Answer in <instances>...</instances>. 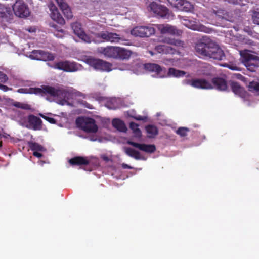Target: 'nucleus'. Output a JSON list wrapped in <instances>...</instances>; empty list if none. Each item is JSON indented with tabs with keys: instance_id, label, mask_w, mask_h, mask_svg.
I'll return each mask as SVG.
<instances>
[{
	"instance_id": "nucleus-7",
	"label": "nucleus",
	"mask_w": 259,
	"mask_h": 259,
	"mask_svg": "<svg viewBox=\"0 0 259 259\" xmlns=\"http://www.w3.org/2000/svg\"><path fill=\"white\" fill-rule=\"evenodd\" d=\"M155 30L152 25H141L134 27L131 31L132 35L140 37H148L155 33Z\"/></svg>"
},
{
	"instance_id": "nucleus-52",
	"label": "nucleus",
	"mask_w": 259,
	"mask_h": 259,
	"mask_svg": "<svg viewBox=\"0 0 259 259\" xmlns=\"http://www.w3.org/2000/svg\"><path fill=\"white\" fill-rule=\"evenodd\" d=\"M90 140L92 141H95L97 140V138L95 137L94 136H92L90 137Z\"/></svg>"
},
{
	"instance_id": "nucleus-37",
	"label": "nucleus",
	"mask_w": 259,
	"mask_h": 259,
	"mask_svg": "<svg viewBox=\"0 0 259 259\" xmlns=\"http://www.w3.org/2000/svg\"><path fill=\"white\" fill-rule=\"evenodd\" d=\"M183 21H184V22H183L184 25H185L188 28H190L193 30H197L198 29L197 26L196 25L192 24V21L186 19H184Z\"/></svg>"
},
{
	"instance_id": "nucleus-50",
	"label": "nucleus",
	"mask_w": 259,
	"mask_h": 259,
	"mask_svg": "<svg viewBox=\"0 0 259 259\" xmlns=\"http://www.w3.org/2000/svg\"><path fill=\"white\" fill-rule=\"evenodd\" d=\"M122 167L124 169H131L132 168V167L131 166H130V165L126 164H125V163H123L122 164Z\"/></svg>"
},
{
	"instance_id": "nucleus-15",
	"label": "nucleus",
	"mask_w": 259,
	"mask_h": 259,
	"mask_svg": "<svg viewBox=\"0 0 259 259\" xmlns=\"http://www.w3.org/2000/svg\"><path fill=\"white\" fill-rule=\"evenodd\" d=\"M145 69L151 72H155L157 77L162 78L165 76L166 70L160 66L155 63H147L144 65Z\"/></svg>"
},
{
	"instance_id": "nucleus-25",
	"label": "nucleus",
	"mask_w": 259,
	"mask_h": 259,
	"mask_svg": "<svg viewBox=\"0 0 259 259\" xmlns=\"http://www.w3.org/2000/svg\"><path fill=\"white\" fill-rule=\"evenodd\" d=\"M160 42L173 45L177 47H184L185 45L184 41L170 37H165L162 38L160 40Z\"/></svg>"
},
{
	"instance_id": "nucleus-40",
	"label": "nucleus",
	"mask_w": 259,
	"mask_h": 259,
	"mask_svg": "<svg viewBox=\"0 0 259 259\" xmlns=\"http://www.w3.org/2000/svg\"><path fill=\"white\" fill-rule=\"evenodd\" d=\"M14 105L16 107L20 108L23 109L27 110V109H30V106L29 105L26 104H23L20 102H16L14 104Z\"/></svg>"
},
{
	"instance_id": "nucleus-23",
	"label": "nucleus",
	"mask_w": 259,
	"mask_h": 259,
	"mask_svg": "<svg viewBox=\"0 0 259 259\" xmlns=\"http://www.w3.org/2000/svg\"><path fill=\"white\" fill-rule=\"evenodd\" d=\"M56 2L65 16L68 19L71 18L72 17V12L67 4L64 0H56Z\"/></svg>"
},
{
	"instance_id": "nucleus-36",
	"label": "nucleus",
	"mask_w": 259,
	"mask_h": 259,
	"mask_svg": "<svg viewBox=\"0 0 259 259\" xmlns=\"http://www.w3.org/2000/svg\"><path fill=\"white\" fill-rule=\"evenodd\" d=\"M223 66L233 71H241V68L234 63H225Z\"/></svg>"
},
{
	"instance_id": "nucleus-6",
	"label": "nucleus",
	"mask_w": 259,
	"mask_h": 259,
	"mask_svg": "<svg viewBox=\"0 0 259 259\" xmlns=\"http://www.w3.org/2000/svg\"><path fill=\"white\" fill-rule=\"evenodd\" d=\"M77 125L87 133H96L98 126L94 119L90 118L79 117L76 119Z\"/></svg>"
},
{
	"instance_id": "nucleus-54",
	"label": "nucleus",
	"mask_w": 259,
	"mask_h": 259,
	"mask_svg": "<svg viewBox=\"0 0 259 259\" xmlns=\"http://www.w3.org/2000/svg\"><path fill=\"white\" fill-rule=\"evenodd\" d=\"M203 67H206V65H204V66H203Z\"/></svg>"
},
{
	"instance_id": "nucleus-53",
	"label": "nucleus",
	"mask_w": 259,
	"mask_h": 259,
	"mask_svg": "<svg viewBox=\"0 0 259 259\" xmlns=\"http://www.w3.org/2000/svg\"><path fill=\"white\" fill-rule=\"evenodd\" d=\"M160 116V113H157V116Z\"/></svg>"
},
{
	"instance_id": "nucleus-44",
	"label": "nucleus",
	"mask_w": 259,
	"mask_h": 259,
	"mask_svg": "<svg viewBox=\"0 0 259 259\" xmlns=\"http://www.w3.org/2000/svg\"><path fill=\"white\" fill-rule=\"evenodd\" d=\"M224 1L235 5H240L242 3V0H224Z\"/></svg>"
},
{
	"instance_id": "nucleus-22",
	"label": "nucleus",
	"mask_w": 259,
	"mask_h": 259,
	"mask_svg": "<svg viewBox=\"0 0 259 259\" xmlns=\"http://www.w3.org/2000/svg\"><path fill=\"white\" fill-rule=\"evenodd\" d=\"M50 10L51 11V16L52 18L60 24L65 23L64 19L58 12V10L54 4L50 5Z\"/></svg>"
},
{
	"instance_id": "nucleus-11",
	"label": "nucleus",
	"mask_w": 259,
	"mask_h": 259,
	"mask_svg": "<svg viewBox=\"0 0 259 259\" xmlns=\"http://www.w3.org/2000/svg\"><path fill=\"white\" fill-rule=\"evenodd\" d=\"M71 28L74 34L82 41L85 43H91L92 41L93 38L84 32L80 23L77 22L73 23L71 24Z\"/></svg>"
},
{
	"instance_id": "nucleus-13",
	"label": "nucleus",
	"mask_w": 259,
	"mask_h": 259,
	"mask_svg": "<svg viewBox=\"0 0 259 259\" xmlns=\"http://www.w3.org/2000/svg\"><path fill=\"white\" fill-rule=\"evenodd\" d=\"M169 5L178 10L190 12L193 9V6L186 0H167Z\"/></svg>"
},
{
	"instance_id": "nucleus-9",
	"label": "nucleus",
	"mask_w": 259,
	"mask_h": 259,
	"mask_svg": "<svg viewBox=\"0 0 259 259\" xmlns=\"http://www.w3.org/2000/svg\"><path fill=\"white\" fill-rule=\"evenodd\" d=\"M13 10L16 16L20 18H25L30 14L28 6L23 0H16L13 6Z\"/></svg>"
},
{
	"instance_id": "nucleus-3",
	"label": "nucleus",
	"mask_w": 259,
	"mask_h": 259,
	"mask_svg": "<svg viewBox=\"0 0 259 259\" xmlns=\"http://www.w3.org/2000/svg\"><path fill=\"white\" fill-rule=\"evenodd\" d=\"M183 84L190 85L194 88L201 89H216L218 90L224 91L228 89L226 81L221 77H215L211 81L204 79H185Z\"/></svg>"
},
{
	"instance_id": "nucleus-16",
	"label": "nucleus",
	"mask_w": 259,
	"mask_h": 259,
	"mask_svg": "<svg viewBox=\"0 0 259 259\" xmlns=\"http://www.w3.org/2000/svg\"><path fill=\"white\" fill-rule=\"evenodd\" d=\"M13 14L10 8L0 4V20L2 22L11 23L13 19Z\"/></svg>"
},
{
	"instance_id": "nucleus-21",
	"label": "nucleus",
	"mask_w": 259,
	"mask_h": 259,
	"mask_svg": "<svg viewBox=\"0 0 259 259\" xmlns=\"http://www.w3.org/2000/svg\"><path fill=\"white\" fill-rule=\"evenodd\" d=\"M155 50L159 53L164 54H175L178 51L176 49L165 45H159L155 47Z\"/></svg>"
},
{
	"instance_id": "nucleus-10",
	"label": "nucleus",
	"mask_w": 259,
	"mask_h": 259,
	"mask_svg": "<svg viewBox=\"0 0 259 259\" xmlns=\"http://www.w3.org/2000/svg\"><path fill=\"white\" fill-rule=\"evenodd\" d=\"M148 9L161 18H166L168 15L169 10L165 6L159 4L155 2H152L149 4Z\"/></svg>"
},
{
	"instance_id": "nucleus-29",
	"label": "nucleus",
	"mask_w": 259,
	"mask_h": 259,
	"mask_svg": "<svg viewBox=\"0 0 259 259\" xmlns=\"http://www.w3.org/2000/svg\"><path fill=\"white\" fill-rule=\"evenodd\" d=\"M124 151L128 156L133 157L136 160H140L142 159L140 152L130 147H124Z\"/></svg>"
},
{
	"instance_id": "nucleus-34",
	"label": "nucleus",
	"mask_w": 259,
	"mask_h": 259,
	"mask_svg": "<svg viewBox=\"0 0 259 259\" xmlns=\"http://www.w3.org/2000/svg\"><path fill=\"white\" fill-rule=\"evenodd\" d=\"M146 130L149 135V137H152L158 134V131L156 126L152 125H148L146 127Z\"/></svg>"
},
{
	"instance_id": "nucleus-19",
	"label": "nucleus",
	"mask_w": 259,
	"mask_h": 259,
	"mask_svg": "<svg viewBox=\"0 0 259 259\" xmlns=\"http://www.w3.org/2000/svg\"><path fill=\"white\" fill-rule=\"evenodd\" d=\"M28 127L34 130H39L41 128V120L37 116L30 115L28 116Z\"/></svg>"
},
{
	"instance_id": "nucleus-5",
	"label": "nucleus",
	"mask_w": 259,
	"mask_h": 259,
	"mask_svg": "<svg viewBox=\"0 0 259 259\" xmlns=\"http://www.w3.org/2000/svg\"><path fill=\"white\" fill-rule=\"evenodd\" d=\"M242 62L251 72H255L259 67V57L250 53L248 50L240 52Z\"/></svg>"
},
{
	"instance_id": "nucleus-48",
	"label": "nucleus",
	"mask_w": 259,
	"mask_h": 259,
	"mask_svg": "<svg viewBox=\"0 0 259 259\" xmlns=\"http://www.w3.org/2000/svg\"><path fill=\"white\" fill-rule=\"evenodd\" d=\"M33 155L35 157H37L38 158H40L42 156V154L38 152V151H34L33 152Z\"/></svg>"
},
{
	"instance_id": "nucleus-28",
	"label": "nucleus",
	"mask_w": 259,
	"mask_h": 259,
	"mask_svg": "<svg viewBox=\"0 0 259 259\" xmlns=\"http://www.w3.org/2000/svg\"><path fill=\"white\" fill-rule=\"evenodd\" d=\"M118 56L116 59H128L131 55V52L127 49L118 47Z\"/></svg>"
},
{
	"instance_id": "nucleus-42",
	"label": "nucleus",
	"mask_w": 259,
	"mask_h": 259,
	"mask_svg": "<svg viewBox=\"0 0 259 259\" xmlns=\"http://www.w3.org/2000/svg\"><path fill=\"white\" fill-rule=\"evenodd\" d=\"M40 115L42 118L46 120L51 123L55 124L56 122V120L52 117H48L43 114H40Z\"/></svg>"
},
{
	"instance_id": "nucleus-46",
	"label": "nucleus",
	"mask_w": 259,
	"mask_h": 259,
	"mask_svg": "<svg viewBox=\"0 0 259 259\" xmlns=\"http://www.w3.org/2000/svg\"><path fill=\"white\" fill-rule=\"evenodd\" d=\"M10 89L9 87H8L7 86L0 83V90L3 91L4 92H6Z\"/></svg>"
},
{
	"instance_id": "nucleus-31",
	"label": "nucleus",
	"mask_w": 259,
	"mask_h": 259,
	"mask_svg": "<svg viewBox=\"0 0 259 259\" xmlns=\"http://www.w3.org/2000/svg\"><path fill=\"white\" fill-rule=\"evenodd\" d=\"M185 74L186 72L185 71L177 70L174 68H170L168 72V76L176 77H183Z\"/></svg>"
},
{
	"instance_id": "nucleus-43",
	"label": "nucleus",
	"mask_w": 259,
	"mask_h": 259,
	"mask_svg": "<svg viewBox=\"0 0 259 259\" xmlns=\"http://www.w3.org/2000/svg\"><path fill=\"white\" fill-rule=\"evenodd\" d=\"M8 79L7 75L0 71V82L5 83Z\"/></svg>"
},
{
	"instance_id": "nucleus-30",
	"label": "nucleus",
	"mask_w": 259,
	"mask_h": 259,
	"mask_svg": "<svg viewBox=\"0 0 259 259\" xmlns=\"http://www.w3.org/2000/svg\"><path fill=\"white\" fill-rule=\"evenodd\" d=\"M112 125L120 132H126L127 130L124 123L119 119H114L112 121Z\"/></svg>"
},
{
	"instance_id": "nucleus-39",
	"label": "nucleus",
	"mask_w": 259,
	"mask_h": 259,
	"mask_svg": "<svg viewBox=\"0 0 259 259\" xmlns=\"http://www.w3.org/2000/svg\"><path fill=\"white\" fill-rule=\"evenodd\" d=\"M77 102L79 104H80L81 105H82V106H83L84 107H86L89 109H93L94 108L93 106L91 104L88 103L87 102H86L85 101H84L82 99H78Z\"/></svg>"
},
{
	"instance_id": "nucleus-32",
	"label": "nucleus",
	"mask_w": 259,
	"mask_h": 259,
	"mask_svg": "<svg viewBox=\"0 0 259 259\" xmlns=\"http://www.w3.org/2000/svg\"><path fill=\"white\" fill-rule=\"evenodd\" d=\"M130 127L132 130L134 136L137 138L141 137V132L139 128V125L135 122H131L130 124Z\"/></svg>"
},
{
	"instance_id": "nucleus-49",
	"label": "nucleus",
	"mask_w": 259,
	"mask_h": 259,
	"mask_svg": "<svg viewBox=\"0 0 259 259\" xmlns=\"http://www.w3.org/2000/svg\"><path fill=\"white\" fill-rule=\"evenodd\" d=\"M223 13L224 12L222 11H221V10H219V11H218L217 12H216V15L219 17L220 18H224V16H222L221 15V14H223Z\"/></svg>"
},
{
	"instance_id": "nucleus-26",
	"label": "nucleus",
	"mask_w": 259,
	"mask_h": 259,
	"mask_svg": "<svg viewBox=\"0 0 259 259\" xmlns=\"http://www.w3.org/2000/svg\"><path fill=\"white\" fill-rule=\"evenodd\" d=\"M121 104V100L119 98H111L107 101L105 105L109 109L115 110L119 108Z\"/></svg>"
},
{
	"instance_id": "nucleus-38",
	"label": "nucleus",
	"mask_w": 259,
	"mask_h": 259,
	"mask_svg": "<svg viewBox=\"0 0 259 259\" xmlns=\"http://www.w3.org/2000/svg\"><path fill=\"white\" fill-rule=\"evenodd\" d=\"M189 131V130L187 127H179L176 133L182 137H184L187 135V133Z\"/></svg>"
},
{
	"instance_id": "nucleus-4",
	"label": "nucleus",
	"mask_w": 259,
	"mask_h": 259,
	"mask_svg": "<svg viewBox=\"0 0 259 259\" xmlns=\"http://www.w3.org/2000/svg\"><path fill=\"white\" fill-rule=\"evenodd\" d=\"M95 38L92 39V41L96 44H100L103 42L120 43L126 40L123 35L108 31L95 33Z\"/></svg>"
},
{
	"instance_id": "nucleus-51",
	"label": "nucleus",
	"mask_w": 259,
	"mask_h": 259,
	"mask_svg": "<svg viewBox=\"0 0 259 259\" xmlns=\"http://www.w3.org/2000/svg\"><path fill=\"white\" fill-rule=\"evenodd\" d=\"M27 30L31 33L35 32L36 31V28L35 27H30L27 29Z\"/></svg>"
},
{
	"instance_id": "nucleus-45",
	"label": "nucleus",
	"mask_w": 259,
	"mask_h": 259,
	"mask_svg": "<svg viewBox=\"0 0 259 259\" xmlns=\"http://www.w3.org/2000/svg\"><path fill=\"white\" fill-rule=\"evenodd\" d=\"M233 76L234 78L238 79L240 80L243 81L245 79L243 76H242L241 74L239 73H235L233 74Z\"/></svg>"
},
{
	"instance_id": "nucleus-8",
	"label": "nucleus",
	"mask_w": 259,
	"mask_h": 259,
	"mask_svg": "<svg viewBox=\"0 0 259 259\" xmlns=\"http://www.w3.org/2000/svg\"><path fill=\"white\" fill-rule=\"evenodd\" d=\"M81 67L79 64L69 61H59L55 63L53 66L55 69L65 72H75L80 70Z\"/></svg>"
},
{
	"instance_id": "nucleus-24",
	"label": "nucleus",
	"mask_w": 259,
	"mask_h": 259,
	"mask_svg": "<svg viewBox=\"0 0 259 259\" xmlns=\"http://www.w3.org/2000/svg\"><path fill=\"white\" fill-rule=\"evenodd\" d=\"M161 31L162 33H169L171 35L179 36L181 35L182 32L178 30L176 27L169 25L168 24L163 25L161 26Z\"/></svg>"
},
{
	"instance_id": "nucleus-27",
	"label": "nucleus",
	"mask_w": 259,
	"mask_h": 259,
	"mask_svg": "<svg viewBox=\"0 0 259 259\" xmlns=\"http://www.w3.org/2000/svg\"><path fill=\"white\" fill-rule=\"evenodd\" d=\"M69 163L72 165H88L89 161L82 157H75L69 160Z\"/></svg>"
},
{
	"instance_id": "nucleus-35",
	"label": "nucleus",
	"mask_w": 259,
	"mask_h": 259,
	"mask_svg": "<svg viewBox=\"0 0 259 259\" xmlns=\"http://www.w3.org/2000/svg\"><path fill=\"white\" fill-rule=\"evenodd\" d=\"M248 89L250 92L256 93L259 95V83L257 82H251L248 85Z\"/></svg>"
},
{
	"instance_id": "nucleus-18",
	"label": "nucleus",
	"mask_w": 259,
	"mask_h": 259,
	"mask_svg": "<svg viewBox=\"0 0 259 259\" xmlns=\"http://www.w3.org/2000/svg\"><path fill=\"white\" fill-rule=\"evenodd\" d=\"M118 47H101L99 49V52L106 57L116 59L118 56Z\"/></svg>"
},
{
	"instance_id": "nucleus-33",
	"label": "nucleus",
	"mask_w": 259,
	"mask_h": 259,
	"mask_svg": "<svg viewBox=\"0 0 259 259\" xmlns=\"http://www.w3.org/2000/svg\"><path fill=\"white\" fill-rule=\"evenodd\" d=\"M28 144L30 149L33 151H43L45 150L41 145L36 142H29Z\"/></svg>"
},
{
	"instance_id": "nucleus-55",
	"label": "nucleus",
	"mask_w": 259,
	"mask_h": 259,
	"mask_svg": "<svg viewBox=\"0 0 259 259\" xmlns=\"http://www.w3.org/2000/svg\"><path fill=\"white\" fill-rule=\"evenodd\" d=\"M2 146V144L0 143V147Z\"/></svg>"
},
{
	"instance_id": "nucleus-1",
	"label": "nucleus",
	"mask_w": 259,
	"mask_h": 259,
	"mask_svg": "<svg viewBox=\"0 0 259 259\" xmlns=\"http://www.w3.org/2000/svg\"><path fill=\"white\" fill-rule=\"evenodd\" d=\"M17 92L21 94H35L45 96L49 95L46 99L50 102L55 101L61 105H69V101L75 97H81L88 99L90 98L89 95H86L72 88H65L63 86L52 87L42 85L41 88H20Z\"/></svg>"
},
{
	"instance_id": "nucleus-41",
	"label": "nucleus",
	"mask_w": 259,
	"mask_h": 259,
	"mask_svg": "<svg viewBox=\"0 0 259 259\" xmlns=\"http://www.w3.org/2000/svg\"><path fill=\"white\" fill-rule=\"evenodd\" d=\"M252 20L254 24L259 25V11H254L253 12Z\"/></svg>"
},
{
	"instance_id": "nucleus-17",
	"label": "nucleus",
	"mask_w": 259,
	"mask_h": 259,
	"mask_svg": "<svg viewBox=\"0 0 259 259\" xmlns=\"http://www.w3.org/2000/svg\"><path fill=\"white\" fill-rule=\"evenodd\" d=\"M127 143L140 150L147 153H152L155 151L156 147L154 145H147L145 144H139L132 141H127Z\"/></svg>"
},
{
	"instance_id": "nucleus-2",
	"label": "nucleus",
	"mask_w": 259,
	"mask_h": 259,
	"mask_svg": "<svg viewBox=\"0 0 259 259\" xmlns=\"http://www.w3.org/2000/svg\"><path fill=\"white\" fill-rule=\"evenodd\" d=\"M197 55L204 59L222 60L225 58L223 51L209 37L203 36L195 45Z\"/></svg>"
},
{
	"instance_id": "nucleus-47",
	"label": "nucleus",
	"mask_w": 259,
	"mask_h": 259,
	"mask_svg": "<svg viewBox=\"0 0 259 259\" xmlns=\"http://www.w3.org/2000/svg\"><path fill=\"white\" fill-rule=\"evenodd\" d=\"M134 118L137 120L143 121V120H145L146 119V117H142L141 116L138 115L137 116L134 117Z\"/></svg>"
},
{
	"instance_id": "nucleus-14",
	"label": "nucleus",
	"mask_w": 259,
	"mask_h": 259,
	"mask_svg": "<svg viewBox=\"0 0 259 259\" xmlns=\"http://www.w3.org/2000/svg\"><path fill=\"white\" fill-rule=\"evenodd\" d=\"M30 57L34 59L47 61L54 60L55 55L42 50H33Z\"/></svg>"
},
{
	"instance_id": "nucleus-20",
	"label": "nucleus",
	"mask_w": 259,
	"mask_h": 259,
	"mask_svg": "<svg viewBox=\"0 0 259 259\" xmlns=\"http://www.w3.org/2000/svg\"><path fill=\"white\" fill-rule=\"evenodd\" d=\"M230 87L232 92L236 95L241 98H244L246 94L244 88L241 87L238 82L231 81Z\"/></svg>"
},
{
	"instance_id": "nucleus-12",
	"label": "nucleus",
	"mask_w": 259,
	"mask_h": 259,
	"mask_svg": "<svg viewBox=\"0 0 259 259\" xmlns=\"http://www.w3.org/2000/svg\"><path fill=\"white\" fill-rule=\"evenodd\" d=\"M87 63L95 70L100 71H109V64L100 59L89 58L87 59Z\"/></svg>"
}]
</instances>
